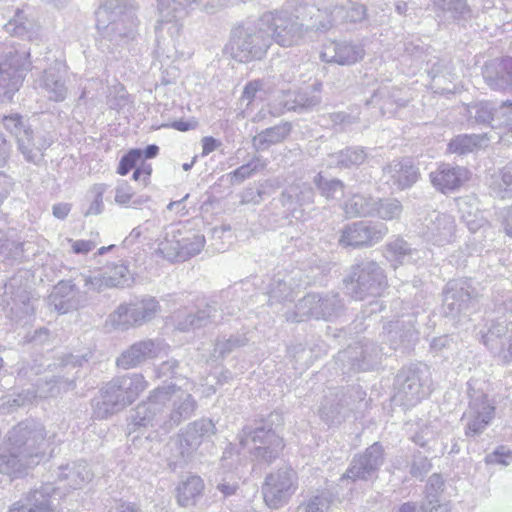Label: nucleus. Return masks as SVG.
I'll list each match as a JSON object with an SVG mask.
<instances>
[{"instance_id":"obj_1","label":"nucleus","mask_w":512,"mask_h":512,"mask_svg":"<svg viewBox=\"0 0 512 512\" xmlns=\"http://www.w3.org/2000/svg\"><path fill=\"white\" fill-rule=\"evenodd\" d=\"M315 15L321 14L312 4L289 0L282 8L264 13L260 17V24L269 32L271 42L282 47H292L300 44L308 31H326L331 28L329 17L318 22L314 20Z\"/></svg>"},{"instance_id":"obj_2","label":"nucleus","mask_w":512,"mask_h":512,"mask_svg":"<svg viewBox=\"0 0 512 512\" xmlns=\"http://www.w3.org/2000/svg\"><path fill=\"white\" fill-rule=\"evenodd\" d=\"M93 478V473L85 461L74 462L59 467L57 479L59 484L64 482L62 488L81 489ZM61 486L53 483H44L40 488L31 491L23 501L13 504L12 512H56L54 505L55 495Z\"/></svg>"},{"instance_id":"obj_3","label":"nucleus","mask_w":512,"mask_h":512,"mask_svg":"<svg viewBox=\"0 0 512 512\" xmlns=\"http://www.w3.org/2000/svg\"><path fill=\"white\" fill-rule=\"evenodd\" d=\"M30 51L20 44H5L0 53V102H9L30 70Z\"/></svg>"},{"instance_id":"obj_4","label":"nucleus","mask_w":512,"mask_h":512,"mask_svg":"<svg viewBox=\"0 0 512 512\" xmlns=\"http://www.w3.org/2000/svg\"><path fill=\"white\" fill-rule=\"evenodd\" d=\"M45 426L35 420H25L14 426L8 434L9 445L36 465L46 457L53 443Z\"/></svg>"},{"instance_id":"obj_5","label":"nucleus","mask_w":512,"mask_h":512,"mask_svg":"<svg viewBox=\"0 0 512 512\" xmlns=\"http://www.w3.org/2000/svg\"><path fill=\"white\" fill-rule=\"evenodd\" d=\"M96 27L109 40L130 36L137 20L131 0H107L95 12Z\"/></svg>"},{"instance_id":"obj_6","label":"nucleus","mask_w":512,"mask_h":512,"mask_svg":"<svg viewBox=\"0 0 512 512\" xmlns=\"http://www.w3.org/2000/svg\"><path fill=\"white\" fill-rule=\"evenodd\" d=\"M344 284L351 297L363 300L380 296L387 287V278L377 262L368 260L352 266Z\"/></svg>"},{"instance_id":"obj_7","label":"nucleus","mask_w":512,"mask_h":512,"mask_svg":"<svg viewBox=\"0 0 512 512\" xmlns=\"http://www.w3.org/2000/svg\"><path fill=\"white\" fill-rule=\"evenodd\" d=\"M271 44V37L260 18L253 26L238 29L231 41V55L239 62L261 59Z\"/></svg>"},{"instance_id":"obj_8","label":"nucleus","mask_w":512,"mask_h":512,"mask_svg":"<svg viewBox=\"0 0 512 512\" xmlns=\"http://www.w3.org/2000/svg\"><path fill=\"white\" fill-rule=\"evenodd\" d=\"M238 439L241 448L247 450L254 460L266 464L272 463L284 447L282 438L264 427H244Z\"/></svg>"},{"instance_id":"obj_9","label":"nucleus","mask_w":512,"mask_h":512,"mask_svg":"<svg viewBox=\"0 0 512 512\" xmlns=\"http://www.w3.org/2000/svg\"><path fill=\"white\" fill-rule=\"evenodd\" d=\"M215 433V424L210 419L202 418L188 424L172 442L176 454L171 458L170 465L177 467L191 461L200 445L210 440Z\"/></svg>"},{"instance_id":"obj_10","label":"nucleus","mask_w":512,"mask_h":512,"mask_svg":"<svg viewBox=\"0 0 512 512\" xmlns=\"http://www.w3.org/2000/svg\"><path fill=\"white\" fill-rule=\"evenodd\" d=\"M341 307L342 303L337 294L310 293L296 303L294 311L286 313V320L290 322H302L310 318L330 320L337 316Z\"/></svg>"},{"instance_id":"obj_11","label":"nucleus","mask_w":512,"mask_h":512,"mask_svg":"<svg viewBox=\"0 0 512 512\" xmlns=\"http://www.w3.org/2000/svg\"><path fill=\"white\" fill-rule=\"evenodd\" d=\"M298 489V475L291 467H281L269 473L262 485L265 504L271 509L285 506Z\"/></svg>"},{"instance_id":"obj_12","label":"nucleus","mask_w":512,"mask_h":512,"mask_svg":"<svg viewBox=\"0 0 512 512\" xmlns=\"http://www.w3.org/2000/svg\"><path fill=\"white\" fill-rule=\"evenodd\" d=\"M442 310L445 316H469L477 310L479 293L468 279L451 280L443 292Z\"/></svg>"},{"instance_id":"obj_13","label":"nucleus","mask_w":512,"mask_h":512,"mask_svg":"<svg viewBox=\"0 0 512 512\" xmlns=\"http://www.w3.org/2000/svg\"><path fill=\"white\" fill-rule=\"evenodd\" d=\"M3 125L7 131L15 136L18 150L25 160L38 164L44 156V151L51 145L50 139L43 134H34L24 125L19 114L5 116Z\"/></svg>"},{"instance_id":"obj_14","label":"nucleus","mask_w":512,"mask_h":512,"mask_svg":"<svg viewBox=\"0 0 512 512\" xmlns=\"http://www.w3.org/2000/svg\"><path fill=\"white\" fill-rule=\"evenodd\" d=\"M396 382L395 399L406 407L416 405L430 393L427 368L422 365L402 370Z\"/></svg>"},{"instance_id":"obj_15","label":"nucleus","mask_w":512,"mask_h":512,"mask_svg":"<svg viewBox=\"0 0 512 512\" xmlns=\"http://www.w3.org/2000/svg\"><path fill=\"white\" fill-rule=\"evenodd\" d=\"M388 234V227L381 222L357 221L344 227L339 243L346 247H372Z\"/></svg>"},{"instance_id":"obj_16","label":"nucleus","mask_w":512,"mask_h":512,"mask_svg":"<svg viewBox=\"0 0 512 512\" xmlns=\"http://www.w3.org/2000/svg\"><path fill=\"white\" fill-rule=\"evenodd\" d=\"M167 395L164 390L155 389L147 401L139 404L131 415V424L135 427L153 428L155 431L168 433L165 429L167 420L163 407V399Z\"/></svg>"},{"instance_id":"obj_17","label":"nucleus","mask_w":512,"mask_h":512,"mask_svg":"<svg viewBox=\"0 0 512 512\" xmlns=\"http://www.w3.org/2000/svg\"><path fill=\"white\" fill-rule=\"evenodd\" d=\"M495 406L488 396L482 392L470 393V401L467 410L463 414L465 422V434L476 436L481 434L494 418Z\"/></svg>"},{"instance_id":"obj_18","label":"nucleus","mask_w":512,"mask_h":512,"mask_svg":"<svg viewBox=\"0 0 512 512\" xmlns=\"http://www.w3.org/2000/svg\"><path fill=\"white\" fill-rule=\"evenodd\" d=\"M168 345L162 339H144L137 341L125 349L116 359V365L128 370L144 362L165 355Z\"/></svg>"},{"instance_id":"obj_19","label":"nucleus","mask_w":512,"mask_h":512,"mask_svg":"<svg viewBox=\"0 0 512 512\" xmlns=\"http://www.w3.org/2000/svg\"><path fill=\"white\" fill-rule=\"evenodd\" d=\"M482 343L505 362L512 361V321L493 320L481 330Z\"/></svg>"},{"instance_id":"obj_20","label":"nucleus","mask_w":512,"mask_h":512,"mask_svg":"<svg viewBox=\"0 0 512 512\" xmlns=\"http://www.w3.org/2000/svg\"><path fill=\"white\" fill-rule=\"evenodd\" d=\"M159 390L167 392V397L163 399V407L165 408L167 403L172 405L170 413H166L167 420L164 424L166 431H170L194 414L196 402L191 394L176 385L159 387Z\"/></svg>"},{"instance_id":"obj_21","label":"nucleus","mask_w":512,"mask_h":512,"mask_svg":"<svg viewBox=\"0 0 512 512\" xmlns=\"http://www.w3.org/2000/svg\"><path fill=\"white\" fill-rule=\"evenodd\" d=\"M383 448L379 443H374L362 454L356 455L340 478V481L350 479L352 481L368 480L374 476L383 464Z\"/></svg>"},{"instance_id":"obj_22","label":"nucleus","mask_w":512,"mask_h":512,"mask_svg":"<svg viewBox=\"0 0 512 512\" xmlns=\"http://www.w3.org/2000/svg\"><path fill=\"white\" fill-rule=\"evenodd\" d=\"M365 55L363 46L352 41L329 40L323 44L320 57L326 63L352 65L362 60Z\"/></svg>"},{"instance_id":"obj_23","label":"nucleus","mask_w":512,"mask_h":512,"mask_svg":"<svg viewBox=\"0 0 512 512\" xmlns=\"http://www.w3.org/2000/svg\"><path fill=\"white\" fill-rule=\"evenodd\" d=\"M418 177V169L409 159L393 160L383 168L382 179L393 191L410 188Z\"/></svg>"},{"instance_id":"obj_24","label":"nucleus","mask_w":512,"mask_h":512,"mask_svg":"<svg viewBox=\"0 0 512 512\" xmlns=\"http://www.w3.org/2000/svg\"><path fill=\"white\" fill-rule=\"evenodd\" d=\"M4 28L8 34L31 42L40 39L41 25L32 9L27 5L16 9L13 17L5 24Z\"/></svg>"},{"instance_id":"obj_25","label":"nucleus","mask_w":512,"mask_h":512,"mask_svg":"<svg viewBox=\"0 0 512 512\" xmlns=\"http://www.w3.org/2000/svg\"><path fill=\"white\" fill-rule=\"evenodd\" d=\"M382 339L383 342L389 345L390 350L414 342L417 339L414 316L402 315L400 318L389 322L383 328Z\"/></svg>"},{"instance_id":"obj_26","label":"nucleus","mask_w":512,"mask_h":512,"mask_svg":"<svg viewBox=\"0 0 512 512\" xmlns=\"http://www.w3.org/2000/svg\"><path fill=\"white\" fill-rule=\"evenodd\" d=\"M53 385L49 388H38L37 391H26L18 395H7L0 398V409L7 412L12 411L15 408L22 407L33 401L36 397H48L56 396L61 390H69L74 388L73 380H62L60 378L51 380Z\"/></svg>"},{"instance_id":"obj_27","label":"nucleus","mask_w":512,"mask_h":512,"mask_svg":"<svg viewBox=\"0 0 512 512\" xmlns=\"http://www.w3.org/2000/svg\"><path fill=\"white\" fill-rule=\"evenodd\" d=\"M384 347H377L372 342H365L355 347L338 353L340 361L349 360L351 366L357 371H366L374 367L381 359L382 354H387Z\"/></svg>"},{"instance_id":"obj_28","label":"nucleus","mask_w":512,"mask_h":512,"mask_svg":"<svg viewBox=\"0 0 512 512\" xmlns=\"http://www.w3.org/2000/svg\"><path fill=\"white\" fill-rule=\"evenodd\" d=\"M86 302L87 297L76 291L75 286L69 281H60L48 297L49 306L60 314L77 310Z\"/></svg>"},{"instance_id":"obj_29","label":"nucleus","mask_w":512,"mask_h":512,"mask_svg":"<svg viewBox=\"0 0 512 512\" xmlns=\"http://www.w3.org/2000/svg\"><path fill=\"white\" fill-rule=\"evenodd\" d=\"M314 191L308 183L295 182L289 185L281 195L283 206L295 219H304V208L313 203Z\"/></svg>"},{"instance_id":"obj_30","label":"nucleus","mask_w":512,"mask_h":512,"mask_svg":"<svg viewBox=\"0 0 512 512\" xmlns=\"http://www.w3.org/2000/svg\"><path fill=\"white\" fill-rule=\"evenodd\" d=\"M429 177L437 190L446 193L463 185L469 179V171L464 167L442 163Z\"/></svg>"},{"instance_id":"obj_31","label":"nucleus","mask_w":512,"mask_h":512,"mask_svg":"<svg viewBox=\"0 0 512 512\" xmlns=\"http://www.w3.org/2000/svg\"><path fill=\"white\" fill-rule=\"evenodd\" d=\"M217 317V309L214 306L206 305L203 309H199L195 313L183 310L176 311L173 313L171 319L177 330L187 332L207 326L216 321Z\"/></svg>"},{"instance_id":"obj_32","label":"nucleus","mask_w":512,"mask_h":512,"mask_svg":"<svg viewBox=\"0 0 512 512\" xmlns=\"http://www.w3.org/2000/svg\"><path fill=\"white\" fill-rule=\"evenodd\" d=\"M36 85L49 100L62 102L67 97L66 81L58 67L46 69L36 80Z\"/></svg>"},{"instance_id":"obj_33","label":"nucleus","mask_w":512,"mask_h":512,"mask_svg":"<svg viewBox=\"0 0 512 512\" xmlns=\"http://www.w3.org/2000/svg\"><path fill=\"white\" fill-rule=\"evenodd\" d=\"M424 253V251L412 248L402 238H396L384 246V256L394 269L404 264L418 263Z\"/></svg>"},{"instance_id":"obj_34","label":"nucleus","mask_w":512,"mask_h":512,"mask_svg":"<svg viewBox=\"0 0 512 512\" xmlns=\"http://www.w3.org/2000/svg\"><path fill=\"white\" fill-rule=\"evenodd\" d=\"M455 231V221L451 215L445 213H435L427 225L425 233L428 241L434 245L443 246L450 243Z\"/></svg>"},{"instance_id":"obj_35","label":"nucleus","mask_w":512,"mask_h":512,"mask_svg":"<svg viewBox=\"0 0 512 512\" xmlns=\"http://www.w3.org/2000/svg\"><path fill=\"white\" fill-rule=\"evenodd\" d=\"M35 465L28 457L10 446L8 441L6 446L0 449V473L2 474L17 477Z\"/></svg>"},{"instance_id":"obj_36","label":"nucleus","mask_w":512,"mask_h":512,"mask_svg":"<svg viewBox=\"0 0 512 512\" xmlns=\"http://www.w3.org/2000/svg\"><path fill=\"white\" fill-rule=\"evenodd\" d=\"M507 58L494 59L488 62L483 69L485 83L493 90L512 91V72L505 69Z\"/></svg>"},{"instance_id":"obj_37","label":"nucleus","mask_w":512,"mask_h":512,"mask_svg":"<svg viewBox=\"0 0 512 512\" xmlns=\"http://www.w3.org/2000/svg\"><path fill=\"white\" fill-rule=\"evenodd\" d=\"M457 205L461 218L470 231L476 232L488 223L483 211L480 209V203L477 197H462L458 200Z\"/></svg>"},{"instance_id":"obj_38","label":"nucleus","mask_w":512,"mask_h":512,"mask_svg":"<svg viewBox=\"0 0 512 512\" xmlns=\"http://www.w3.org/2000/svg\"><path fill=\"white\" fill-rule=\"evenodd\" d=\"M204 482L200 476L188 475L181 480L176 488V499L181 507L194 506L202 495Z\"/></svg>"},{"instance_id":"obj_39","label":"nucleus","mask_w":512,"mask_h":512,"mask_svg":"<svg viewBox=\"0 0 512 512\" xmlns=\"http://www.w3.org/2000/svg\"><path fill=\"white\" fill-rule=\"evenodd\" d=\"M181 225H171L166 228L164 238L159 242L156 253L173 262L180 261Z\"/></svg>"},{"instance_id":"obj_40","label":"nucleus","mask_w":512,"mask_h":512,"mask_svg":"<svg viewBox=\"0 0 512 512\" xmlns=\"http://www.w3.org/2000/svg\"><path fill=\"white\" fill-rule=\"evenodd\" d=\"M115 381L129 405L148 387L144 376L139 373L118 377Z\"/></svg>"},{"instance_id":"obj_41","label":"nucleus","mask_w":512,"mask_h":512,"mask_svg":"<svg viewBox=\"0 0 512 512\" xmlns=\"http://www.w3.org/2000/svg\"><path fill=\"white\" fill-rule=\"evenodd\" d=\"M149 201L148 195H137L127 181H119L115 187L114 202L121 207L139 209Z\"/></svg>"},{"instance_id":"obj_42","label":"nucleus","mask_w":512,"mask_h":512,"mask_svg":"<svg viewBox=\"0 0 512 512\" xmlns=\"http://www.w3.org/2000/svg\"><path fill=\"white\" fill-rule=\"evenodd\" d=\"M180 241V261H186L199 254L205 246V237L203 234L187 229L182 226V236Z\"/></svg>"},{"instance_id":"obj_43","label":"nucleus","mask_w":512,"mask_h":512,"mask_svg":"<svg viewBox=\"0 0 512 512\" xmlns=\"http://www.w3.org/2000/svg\"><path fill=\"white\" fill-rule=\"evenodd\" d=\"M491 194L500 199H512V164L501 168L490 177Z\"/></svg>"},{"instance_id":"obj_44","label":"nucleus","mask_w":512,"mask_h":512,"mask_svg":"<svg viewBox=\"0 0 512 512\" xmlns=\"http://www.w3.org/2000/svg\"><path fill=\"white\" fill-rule=\"evenodd\" d=\"M291 132V124L281 123L260 132L253 138V145L257 150H265L271 145L282 142Z\"/></svg>"},{"instance_id":"obj_45","label":"nucleus","mask_w":512,"mask_h":512,"mask_svg":"<svg viewBox=\"0 0 512 512\" xmlns=\"http://www.w3.org/2000/svg\"><path fill=\"white\" fill-rule=\"evenodd\" d=\"M329 166L335 165L340 168L358 166L367 159V152L363 147H349L329 156Z\"/></svg>"},{"instance_id":"obj_46","label":"nucleus","mask_w":512,"mask_h":512,"mask_svg":"<svg viewBox=\"0 0 512 512\" xmlns=\"http://www.w3.org/2000/svg\"><path fill=\"white\" fill-rule=\"evenodd\" d=\"M343 209L348 217L374 216L375 198L354 194L345 201Z\"/></svg>"},{"instance_id":"obj_47","label":"nucleus","mask_w":512,"mask_h":512,"mask_svg":"<svg viewBox=\"0 0 512 512\" xmlns=\"http://www.w3.org/2000/svg\"><path fill=\"white\" fill-rule=\"evenodd\" d=\"M107 323L116 330L126 331L132 327H137L138 320L134 313L133 303L121 304L113 311L107 320Z\"/></svg>"},{"instance_id":"obj_48","label":"nucleus","mask_w":512,"mask_h":512,"mask_svg":"<svg viewBox=\"0 0 512 512\" xmlns=\"http://www.w3.org/2000/svg\"><path fill=\"white\" fill-rule=\"evenodd\" d=\"M487 141L485 134L458 135L449 142L448 151L459 155L472 153L486 144Z\"/></svg>"},{"instance_id":"obj_49","label":"nucleus","mask_w":512,"mask_h":512,"mask_svg":"<svg viewBox=\"0 0 512 512\" xmlns=\"http://www.w3.org/2000/svg\"><path fill=\"white\" fill-rule=\"evenodd\" d=\"M400 90L397 88H392L389 86L380 87L372 96L371 101L373 103L383 102L381 105V110L383 113H393L392 106L396 105L397 107L405 106L407 100L399 97Z\"/></svg>"},{"instance_id":"obj_50","label":"nucleus","mask_w":512,"mask_h":512,"mask_svg":"<svg viewBox=\"0 0 512 512\" xmlns=\"http://www.w3.org/2000/svg\"><path fill=\"white\" fill-rule=\"evenodd\" d=\"M444 481L439 474H433L427 483L426 497L422 504L423 512H438L441 508L439 493L442 491Z\"/></svg>"},{"instance_id":"obj_51","label":"nucleus","mask_w":512,"mask_h":512,"mask_svg":"<svg viewBox=\"0 0 512 512\" xmlns=\"http://www.w3.org/2000/svg\"><path fill=\"white\" fill-rule=\"evenodd\" d=\"M403 212L401 202L395 198L375 199L374 216L385 221L398 220Z\"/></svg>"},{"instance_id":"obj_52","label":"nucleus","mask_w":512,"mask_h":512,"mask_svg":"<svg viewBox=\"0 0 512 512\" xmlns=\"http://www.w3.org/2000/svg\"><path fill=\"white\" fill-rule=\"evenodd\" d=\"M10 312L11 318L18 323L27 324L31 321L34 305L26 292L21 293L18 299L13 301Z\"/></svg>"},{"instance_id":"obj_53","label":"nucleus","mask_w":512,"mask_h":512,"mask_svg":"<svg viewBox=\"0 0 512 512\" xmlns=\"http://www.w3.org/2000/svg\"><path fill=\"white\" fill-rule=\"evenodd\" d=\"M322 84L321 82H315L312 85V91H303L298 92L294 96L293 105L289 107V109L298 110V109H312L318 106L321 103V92Z\"/></svg>"},{"instance_id":"obj_54","label":"nucleus","mask_w":512,"mask_h":512,"mask_svg":"<svg viewBox=\"0 0 512 512\" xmlns=\"http://www.w3.org/2000/svg\"><path fill=\"white\" fill-rule=\"evenodd\" d=\"M133 306L139 326L152 320L160 312L159 302L154 297L143 298L134 302Z\"/></svg>"},{"instance_id":"obj_55","label":"nucleus","mask_w":512,"mask_h":512,"mask_svg":"<svg viewBox=\"0 0 512 512\" xmlns=\"http://www.w3.org/2000/svg\"><path fill=\"white\" fill-rule=\"evenodd\" d=\"M469 117H473L477 123L488 124L496 115L499 114V108L496 109L491 102L481 101L470 104L466 108Z\"/></svg>"},{"instance_id":"obj_56","label":"nucleus","mask_w":512,"mask_h":512,"mask_svg":"<svg viewBox=\"0 0 512 512\" xmlns=\"http://www.w3.org/2000/svg\"><path fill=\"white\" fill-rule=\"evenodd\" d=\"M321 195L327 199H336L344 193V184L338 179H327L321 173L314 178Z\"/></svg>"},{"instance_id":"obj_57","label":"nucleus","mask_w":512,"mask_h":512,"mask_svg":"<svg viewBox=\"0 0 512 512\" xmlns=\"http://www.w3.org/2000/svg\"><path fill=\"white\" fill-rule=\"evenodd\" d=\"M110 287H118L126 284L129 280L128 267L122 262L107 265L103 272Z\"/></svg>"},{"instance_id":"obj_58","label":"nucleus","mask_w":512,"mask_h":512,"mask_svg":"<svg viewBox=\"0 0 512 512\" xmlns=\"http://www.w3.org/2000/svg\"><path fill=\"white\" fill-rule=\"evenodd\" d=\"M336 19L341 18L347 22L358 23L366 18V8L362 4L348 2L345 7H335Z\"/></svg>"},{"instance_id":"obj_59","label":"nucleus","mask_w":512,"mask_h":512,"mask_svg":"<svg viewBox=\"0 0 512 512\" xmlns=\"http://www.w3.org/2000/svg\"><path fill=\"white\" fill-rule=\"evenodd\" d=\"M107 185L104 183L94 184L88 191V194L91 198V202L87 210L85 211V216H96L103 212L104 210V202L103 196L107 190Z\"/></svg>"},{"instance_id":"obj_60","label":"nucleus","mask_w":512,"mask_h":512,"mask_svg":"<svg viewBox=\"0 0 512 512\" xmlns=\"http://www.w3.org/2000/svg\"><path fill=\"white\" fill-rule=\"evenodd\" d=\"M100 395L109 402V404H113V407L118 411L123 410L129 404L126 401L125 397L120 391L115 379L108 382L101 390Z\"/></svg>"},{"instance_id":"obj_61","label":"nucleus","mask_w":512,"mask_h":512,"mask_svg":"<svg viewBox=\"0 0 512 512\" xmlns=\"http://www.w3.org/2000/svg\"><path fill=\"white\" fill-rule=\"evenodd\" d=\"M100 395L109 402V404H113V407L118 411L123 410L129 404L126 401L125 397L120 391L115 379L108 382L101 390Z\"/></svg>"},{"instance_id":"obj_62","label":"nucleus","mask_w":512,"mask_h":512,"mask_svg":"<svg viewBox=\"0 0 512 512\" xmlns=\"http://www.w3.org/2000/svg\"><path fill=\"white\" fill-rule=\"evenodd\" d=\"M266 167V163L260 158H255L251 162L238 167L236 170L230 173L231 182L241 183L245 179L251 177L257 171L263 170Z\"/></svg>"},{"instance_id":"obj_63","label":"nucleus","mask_w":512,"mask_h":512,"mask_svg":"<svg viewBox=\"0 0 512 512\" xmlns=\"http://www.w3.org/2000/svg\"><path fill=\"white\" fill-rule=\"evenodd\" d=\"M433 4L442 11L450 12L454 18L464 17L471 11L466 0H433Z\"/></svg>"},{"instance_id":"obj_64","label":"nucleus","mask_w":512,"mask_h":512,"mask_svg":"<svg viewBox=\"0 0 512 512\" xmlns=\"http://www.w3.org/2000/svg\"><path fill=\"white\" fill-rule=\"evenodd\" d=\"M331 501L328 496L321 494L312 497L307 502L300 504L296 512H325L329 509Z\"/></svg>"}]
</instances>
